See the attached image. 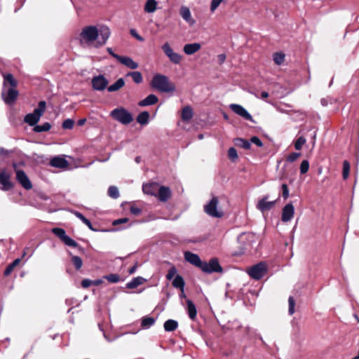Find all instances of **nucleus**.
I'll return each mask as SVG.
<instances>
[{
  "instance_id": "1",
  "label": "nucleus",
  "mask_w": 359,
  "mask_h": 359,
  "mask_svg": "<svg viewBox=\"0 0 359 359\" xmlns=\"http://www.w3.org/2000/svg\"><path fill=\"white\" fill-rule=\"evenodd\" d=\"M110 35L111 31L107 26H101L99 29L95 26H87L82 29L80 37L81 42L91 43L100 36V39L95 43V47L99 48L107 43Z\"/></svg>"
},
{
  "instance_id": "2",
  "label": "nucleus",
  "mask_w": 359,
  "mask_h": 359,
  "mask_svg": "<svg viewBox=\"0 0 359 359\" xmlns=\"http://www.w3.org/2000/svg\"><path fill=\"white\" fill-rule=\"evenodd\" d=\"M151 86L161 93H171L175 90L174 83L170 81L168 76L161 74L154 76Z\"/></svg>"
},
{
  "instance_id": "3",
  "label": "nucleus",
  "mask_w": 359,
  "mask_h": 359,
  "mask_svg": "<svg viewBox=\"0 0 359 359\" xmlns=\"http://www.w3.org/2000/svg\"><path fill=\"white\" fill-rule=\"evenodd\" d=\"M204 212L211 217L221 218L224 216L222 209L219 207V200L217 197L213 196L211 200L203 207Z\"/></svg>"
},
{
  "instance_id": "4",
  "label": "nucleus",
  "mask_w": 359,
  "mask_h": 359,
  "mask_svg": "<svg viewBox=\"0 0 359 359\" xmlns=\"http://www.w3.org/2000/svg\"><path fill=\"white\" fill-rule=\"evenodd\" d=\"M46 103L45 101H40L38 107L36 108L32 113L28 114L25 116L24 121L29 126H35L40 120L41 116L43 115L46 110Z\"/></svg>"
},
{
  "instance_id": "5",
  "label": "nucleus",
  "mask_w": 359,
  "mask_h": 359,
  "mask_svg": "<svg viewBox=\"0 0 359 359\" xmlns=\"http://www.w3.org/2000/svg\"><path fill=\"white\" fill-rule=\"evenodd\" d=\"M110 115L114 120L124 125L129 124L133 120L132 114L123 107L114 109Z\"/></svg>"
},
{
  "instance_id": "6",
  "label": "nucleus",
  "mask_w": 359,
  "mask_h": 359,
  "mask_svg": "<svg viewBox=\"0 0 359 359\" xmlns=\"http://www.w3.org/2000/svg\"><path fill=\"white\" fill-rule=\"evenodd\" d=\"M161 49L172 64L179 65L182 62V55L175 52L168 42L163 43Z\"/></svg>"
},
{
  "instance_id": "7",
  "label": "nucleus",
  "mask_w": 359,
  "mask_h": 359,
  "mask_svg": "<svg viewBox=\"0 0 359 359\" xmlns=\"http://www.w3.org/2000/svg\"><path fill=\"white\" fill-rule=\"evenodd\" d=\"M266 266L264 262H259L248 270L250 276L255 280H259L266 273Z\"/></svg>"
},
{
  "instance_id": "8",
  "label": "nucleus",
  "mask_w": 359,
  "mask_h": 359,
  "mask_svg": "<svg viewBox=\"0 0 359 359\" xmlns=\"http://www.w3.org/2000/svg\"><path fill=\"white\" fill-rule=\"evenodd\" d=\"M19 93L15 88L7 87L6 88H3L1 92V97L5 103L8 104H13L17 99Z\"/></svg>"
},
{
  "instance_id": "9",
  "label": "nucleus",
  "mask_w": 359,
  "mask_h": 359,
  "mask_svg": "<svg viewBox=\"0 0 359 359\" xmlns=\"http://www.w3.org/2000/svg\"><path fill=\"white\" fill-rule=\"evenodd\" d=\"M52 232L57 236L65 245L71 247H76L77 243L66 234L65 231L61 228H53Z\"/></svg>"
},
{
  "instance_id": "10",
  "label": "nucleus",
  "mask_w": 359,
  "mask_h": 359,
  "mask_svg": "<svg viewBox=\"0 0 359 359\" xmlns=\"http://www.w3.org/2000/svg\"><path fill=\"white\" fill-rule=\"evenodd\" d=\"M202 266L201 270L205 273H211L222 271V268L216 258L211 259L208 263L204 262Z\"/></svg>"
},
{
  "instance_id": "11",
  "label": "nucleus",
  "mask_w": 359,
  "mask_h": 359,
  "mask_svg": "<svg viewBox=\"0 0 359 359\" xmlns=\"http://www.w3.org/2000/svg\"><path fill=\"white\" fill-rule=\"evenodd\" d=\"M108 83V80L103 75H98L92 79V86L95 90H104Z\"/></svg>"
},
{
  "instance_id": "12",
  "label": "nucleus",
  "mask_w": 359,
  "mask_h": 359,
  "mask_svg": "<svg viewBox=\"0 0 359 359\" xmlns=\"http://www.w3.org/2000/svg\"><path fill=\"white\" fill-rule=\"evenodd\" d=\"M10 177V174L5 169L0 171V189L8 191L11 189L12 183Z\"/></svg>"
},
{
  "instance_id": "13",
  "label": "nucleus",
  "mask_w": 359,
  "mask_h": 359,
  "mask_svg": "<svg viewBox=\"0 0 359 359\" xmlns=\"http://www.w3.org/2000/svg\"><path fill=\"white\" fill-rule=\"evenodd\" d=\"M229 108L236 114L241 116L246 120L253 121L252 116L249 112L241 105L238 104H231Z\"/></svg>"
},
{
  "instance_id": "14",
  "label": "nucleus",
  "mask_w": 359,
  "mask_h": 359,
  "mask_svg": "<svg viewBox=\"0 0 359 359\" xmlns=\"http://www.w3.org/2000/svg\"><path fill=\"white\" fill-rule=\"evenodd\" d=\"M294 215V205L291 203H289L286 204L283 208L281 219L283 222H288L293 218Z\"/></svg>"
},
{
  "instance_id": "15",
  "label": "nucleus",
  "mask_w": 359,
  "mask_h": 359,
  "mask_svg": "<svg viewBox=\"0 0 359 359\" xmlns=\"http://www.w3.org/2000/svg\"><path fill=\"white\" fill-rule=\"evenodd\" d=\"M184 259L187 262L191 264L192 265L202 269V265L203 264L204 262H202L201 258L197 254L191 252H184Z\"/></svg>"
},
{
  "instance_id": "16",
  "label": "nucleus",
  "mask_w": 359,
  "mask_h": 359,
  "mask_svg": "<svg viewBox=\"0 0 359 359\" xmlns=\"http://www.w3.org/2000/svg\"><path fill=\"white\" fill-rule=\"evenodd\" d=\"M16 178L19 183L26 189H30L32 187L30 180L22 170H18L16 172Z\"/></svg>"
},
{
  "instance_id": "17",
  "label": "nucleus",
  "mask_w": 359,
  "mask_h": 359,
  "mask_svg": "<svg viewBox=\"0 0 359 359\" xmlns=\"http://www.w3.org/2000/svg\"><path fill=\"white\" fill-rule=\"evenodd\" d=\"M268 196H265L257 203V208L262 212L271 210L276 204V201H268Z\"/></svg>"
},
{
  "instance_id": "18",
  "label": "nucleus",
  "mask_w": 359,
  "mask_h": 359,
  "mask_svg": "<svg viewBox=\"0 0 359 359\" xmlns=\"http://www.w3.org/2000/svg\"><path fill=\"white\" fill-rule=\"evenodd\" d=\"M50 164L51 166L58 168H66L69 165L68 161L61 156L53 157L51 159Z\"/></svg>"
},
{
  "instance_id": "19",
  "label": "nucleus",
  "mask_w": 359,
  "mask_h": 359,
  "mask_svg": "<svg viewBox=\"0 0 359 359\" xmlns=\"http://www.w3.org/2000/svg\"><path fill=\"white\" fill-rule=\"evenodd\" d=\"M180 14L181 17L190 25L195 24V20L191 17V11L187 6H182L180 10Z\"/></svg>"
},
{
  "instance_id": "20",
  "label": "nucleus",
  "mask_w": 359,
  "mask_h": 359,
  "mask_svg": "<svg viewBox=\"0 0 359 359\" xmlns=\"http://www.w3.org/2000/svg\"><path fill=\"white\" fill-rule=\"evenodd\" d=\"M121 64L131 69H136L138 67V63L135 62L131 57L127 56H120L118 60Z\"/></svg>"
},
{
  "instance_id": "21",
  "label": "nucleus",
  "mask_w": 359,
  "mask_h": 359,
  "mask_svg": "<svg viewBox=\"0 0 359 359\" xmlns=\"http://www.w3.org/2000/svg\"><path fill=\"white\" fill-rule=\"evenodd\" d=\"M201 48L198 43H187L184 46L183 50L188 55H193L198 52Z\"/></svg>"
},
{
  "instance_id": "22",
  "label": "nucleus",
  "mask_w": 359,
  "mask_h": 359,
  "mask_svg": "<svg viewBox=\"0 0 359 359\" xmlns=\"http://www.w3.org/2000/svg\"><path fill=\"white\" fill-rule=\"evenodd\" d=\"M158 184L154 182L145 184L142 186V191L146 194L156 196L158 191Z\"/></svg>"
},
{
  "instance_id": "23",
  "label": "nucleus",
  "mask_w": 359,
  "mask_h": 359,
  "mask_svg": "<svg viewBox=\"0 0 359 359\" xmlns=\"http://www.w3.org/2000/svg\"><path fill=\"white\" fill-rule=\"evenodd\" d=\"M157 193L158 198L161 201H166L170 197V190L166 187H158Z\"/></svg>"
},
{
  "instance_id": "24",
  "label": "nucleus",
  "mask_w": 359,
  "mask_h": 359,
  "mask_svg": "<svg viewBox=\"0 0 359 359\" xmlns=\"http://www.w3.org/2000/svg\"><path fill=\"white\" fill-rule=\"evenodd\" d=\"M158 99L156 95H155L154 94H150L146 98L141 100L138 103V105L140 107H146V106L153 105V104H156L158 102Z\"/></svg>"
},
{
  "instance_id": "25",
  "label": "nucleus",
  "mask_w": 359,
  "mask_h": 359,
  "mask_svg": "<svg viewBox=\"0 0 359 359\" xmlns=\"http://www.w3.org/2000/svg\"><path fill=\"white\" fill-rule=\"evenodd\" d=\"M4 81L3 83V88H6L8 84L10 85V87L15 88L17 86V81L14 79L13 76L11 74H7L4 75Z\"/></svg>"
},
{
  "instance_id": "26",
  "label": "nucleus",
  "mask_w": 359,
  "mask_h": 359,
  "mask_svg": "<svg viewBox=\"0 0 359 359\" xmlns=\"http://www.w3.org/2000/svg\"><path fill=\"white\" fill-rule=\"evenodd\" d=\"M187 305L189 316L191 320H194L196 318L197 313L196 308L192 301L190 299L187 300Z\"/></svg>"
},
{
  "instance_id": "27",
  "label": "nucleus",
  "mask_w": 359,
  "mask_h": 359,
  "mask_svg": "<svg viewBox=\"0 0 359 359\" xmlns=\"http://www.w3.org/2000/svg\"><path fill=\"white\" fill-rule=\"evenodd\" d=\"M193 116V110L191 107L187 106L182 109V119L185 121H189Z\"/></svg>"
},
{
  "instance_id": "28",
  "label": "nucleus",
  "mask_w": 359,
  "mask_h": 359,
  "mask_svg": "<svg viewBox=\"0 0 359 359\" xmlns=\"http://www.w3.org/2000/svg\"><path fill=\"white\" fill-rule=\"evenodd\" d=\"M125 85V81L123 78L118 79L114 83L111 84L107 88L108 91L114 92L118 90Z\"/></svg>"
},
{
  "instance_id": "29",
  "label": "nucleus",
  "mask_w": 359,
  "mask_h": 359,
  "mask_svg": "<svg viewBox=\"0 0 359 359\" xmlns=\"http://www.w3.org/2000/svg\"><path fill=\"white\" fill-rule=\"evenodd\" d=\"M144 279L142 277L138 276L134 278L131 281L128 282L126 284V287L129 289H133L137 287L143 283Z\"/></svg>"
},
{
  "instance_id": "30",
  "label": "nucleus",
  "mask_w": 359,
  "mask_h": 359,
  "mask_svg": "<svg viewBox=\"0 0 359 359\" xmlns=\"http://www.w3.org/2000/svg\"><path fill=\"white\" fill-rule=\"evenodd\" d=\"M178 323L174 320H168L164 323V329L167 332H172L177 328Z\"/></svg>"
},
{
  "instance_id": "31",
  "label": "nucleus",
  "mask_w": 359,
  "mask_h": 359,
  "mask_svg": "<svg viewBox=\"0 0 359 359\" xmlns=\"http://www.w3.org/2000/svg\"><path fill=\"white\" fill-rule=\"evenodd\" d=\"M156 0H147L144 6V11L149 13H154L156 10Z\"/></svg>"
},
{
  "instance_id": "32",
  "label": "nucleus",
  "mask_w": 359,
  "mask_h": 359,
  "mask_svg": "<svg viewBox=\"0 0 359 359\" xmlns=\"http://www.w3.org/2000/svg\"><path fill=\"white\" fill-rule=\"evenodd\" d=\"M184 285L185 283L181 276L177 275L173 279L172 285L174 287L180 288V290H183L184 288Z\"/></svg>"
},
{
  "instance_id": "33",
  "label": "nucleus",
  "mask_w": 359,
  "mask_h": 359,
  "mask_svg": "<svg viewBox=\"0 0 359 359\" xmlns=\"http://www.w3.org/2000/svg\"><path fill=\"white\" fill-rule=\"evenodd\" d=\"M149 114L147 111L141 112L137 117V121L140 125H146L149 122Z\"/></svg>"
},
{
  "instance_id": "34",
  "label": "nucleus",
  "mask_w": 359,
  "mask_h": 359,
  "mask_svg": "<svg viewBox=\"0 0 359 359\" xmlns=\"http://www.w3.org/2000/svg\"><path fill=\"white\" fill-rule=\"evenodd\" d=\"M234 143L237 147H242L245 149H249L250 148V142L243 138H236L234 140Z\"/></svg>"
},
{
  "instance_id": "35",
  "label": "nucleus",
  "mask_w": 359,
  "mask_h": 359,
  "mask_svg": "<svg viewBox=\"0 0 359 359\" xmlns=\"http://www.w3.org/2000/svg\"><path fill=\"white\" fill-rule=\"evenodd\" d=\"M51 128V125L46 122L43 123L42 125H36L34 128V131L36 133H42L48 131Z\"/></svg>"
},
{
  "instance_id": "36",
  "label": "nucleus",
  "mask_w": 359,
  "mask_h": 359,
  "mask_svg": "<svg viewBox=\"0 0 359 359\" xmlns=\"http://www.w3.org/2000/svg\"><path fill=\"white\" fill-rule=\"evenodd\" d=\"M20 259H15L12 263H11L4 271V275L8 276L11 273L13 269L20 264Z\"/></svg>"
},
{
  "instance_id": "37",
  "label": "nucleus",
  "mask_w": 359,
  "mask_h": 359,
  "mask_svg": "<svg viewBox=\"0 0 359 359\" xmlns=\"http://www.w3.org/2000/svg\"><path fill=\"white\" fill-rule=\"evenodd\" d=\"M127 76H131L136 83H140L143 81L142 75L140 72H131L128 73Z\"/></svg>"
},
{
  "instance_id": "38",
  "label": "nucleus",
  "mask_w": 359,
  "mask_h": 359,
  "mask_svg": "<svg viewBox=\"0 0 359 359\" xmlns=\"http://www.w3.org/2000/svg\"><path fill=\"white\" fill-rule=\"evenodd\" d=\"M72 263L73 264L76 270H79L83 266V261L81 258L79 257V256H72Z\"/></svg>"
},
{
  "instance_id": "39",
  "label": "nucleus",
  "mask_w": 359,
  "mask_h": 359,
  "mask_svg": "<svg viewBox=\"0 0 359 359\" xmlns=\"http://www.w3.org/2000/svg\"><path fill=\"white\" fill-rule=\"evenodd\" d=\"M285 60V55L281 53H276L273 54V61L278 65H280L283 63Z\"/></svg>"
},
{
  "instance_id": "40",
  "label": "nucleus",
  "mask_w": 359,
  "mask_h": 359,
  "mask_svg": "<svg viewBox=\"0 0 359 359\" xmlns=\"http://www.w3.org/2000/svg\"><path fill=\"white\" fill-rule=\"evenodd\" d=\"M350 163L347 161L343 162V172L342 176L344 180H346L349 175L350 172Z\"/></svg>"
},
{
  "instance_id": "41",
  "label": "nucleus",
  "mask_w": 359,
  "mask_h": 359,
  "mask_svg": "<svg viewBox=\"0 0 359 359\" xmlns=\"http://www.w3.org/2000/svg\"><path fill=\"white\" fill-rule=\"evenodd\" d=\"M104 278L110 283H116L120 281V276L116 273H111L104 276Z\"/></svg>"
},
{
  "instance_id": "42",
  "label": "nucleus",
  "mask_w": 359,
  "mask_h": 359,
  "mask_svg": "<svg viewBox=\"0 0 359 359\" xmlns=\"http://www.w3.org/2000/svg\"><path fill=\"white\" fill-rule=\"evenodd\" d=\"M108 194L113 198H117L119 196V191L116 187L111 186L108 189Z\"/></svg>"
},
{
  "instance_id": "43",
  "label": "nucleus",
  "mask_w": 359,
  "mask_h": 359,
  "mask_svg": "<svg viewBox=\"0 0 359 359\" xmlns=\"http://www.w3.org/2000/svg\"><path fill=\"white\" fill-rule=\"evenodd\" d=\"M155 320L151 317H146L142 319V326L146 328L151 327L154 325Z\"/></svg>"
},
{
  "instance_id": "44",
  "label": "nucleus",
  "mask_w": 359,
  "mask_h": 359,
  "mask_svg": "<svg viewBox=\"0 0 359 359\" xmlns=\"http://www.w3.org/2000/svg\"><path fill=\"white\" fill-rule=\"evenodd\" d=\"M306 142V140L304 137H299L294 143V148L297 150H300Z\"/></svg>"
},
{
  "instance_id": "45",
  "label": "nucleus",
  "mask_w": 359,
  "mask_h": 359,
  "mask_svg": "<svg viewBox=\"0 0 359 359\" xmlns=\"http://www.w3.org/2000/svg\"><path fill=\"white\" fill-rule=\"evenodd\" d=\"M228 156L233 161L238 158V154L235 148L231 147L229 149Z\"/></svg>"
},
{
  "instance_id": "46",
  "label": "nucleus",
  "mask_w": 359,
  "mask_h": 359,
  "mask_svg": "<svg viewBox=\"0 0 359 359\" xmlns=\"http://www.w3.org/2000/svg\"><path fill=\"white\" fill-rule=\"evenodd\" d=\"M309 169V163L307 160H304L300 165V172L302 174H305Z\"/></svg>"
},
{
  "instance_id": "47",
  "label": "nucleus",
  "mask_w": 359,
  "mask_h": 359,
  "mask_svg": "<svg viewBox=\"0 0 359 359\" xmlns=\"http://www.w3.org/2000/svg\"><path fill=\"white\" fill-rule=\"evenodd\" d=\"M74 125V121L71 118L65 120L62 123V128L64 129H72Z\"/></svg>"
},
{
  "instance_id": "48",
  "label": "nucleus",
  "mask_w": 359,
  "mask_h": 359,
  "mask_svg": "<svg viewBox=\"0 0 359 359\" xmlns=\"http://www.w3.org/2000/svg\"><path fill=\"white\" fill-rule=\"evenodd\" d=\"M288 302H289L288 312H289L290 315H292L294 313V306H295V302H294V298L292 297H290L289 299H288Z\"/></svg>"
},
{
  "instance_id": "49",
  "label": "nucleus",
  "mask_w": 359,
  "mask_h": 359,
  "mask_svg": "<svg viewBox=\"0 0 359 359\" xmlns=\"http://www.w3.org/2000/svg\"><path fill=\"white\" fill-rule=\"evenodd\" d=\"M177 270L175 266H172L169 270L166 275V278L169 280H172L174 277H175L177 275Z\"/></svg>"
},
{
  "instance_id": "50",
  "label": "nucleus",
  "mask_w": 359,
  "mask_h": 359,
  "mask_svg": "<svg viewBox=\"0 0 359 359\" xmlns=\"http://www.w3.org/2000/svg\"><path fill=\"white\" fill-rule=\"evenodd\" d=\"M301 156V153L299 152H293L289 154L287 157V161L288 162H294L295 161L299 156Z\"/></svg>"
},
{
  "instance_id": "51",
  "label": "nucleus",
  "mask_w": 359,
  "mask_h": 359,
  "mask_svg": "<svg viewBox=\"0 0 359 359\" xmlns=\"http://www.w3.org/2000/svg\"><path fill=\"white\" fill-rule=\"evenodd\" d=\"M224 0H212L210 4V11L214 12Z\"/></svg>"
},
{
  "instance_id": "52",
  "label": "nucleus",
  "mask_w": 359,
  "mask_h": 359,
  "mask_svg": "<svg viewBox=\"0 0 359 359\" xmlns=\"http://www.w3.org/2000/svg\"><path fill=\"white\" fill-rule=\"evenodd\" d=\"M282 188V195L284 199H287L289 197V189L286 184H283L281 186Z\"/></svg>"
},
{
  "instance_id": "53",
  "label": "nucleus",
  "mask_w": 359,
  "mask_h": 359,
  "mask_svg": "<svg viewBox=\"0 0 359 359\" xmlns=\"http://www.w3.org/2000/svg\"><path fill=\"white\" fill-rule=\"evenodd\" d=\"M250 144L251 143H253L255 144H256L257 147H262L263 144L261 141V140L258 137H256V136H254L252 137L251 139H250Z\"/></svg>"
},
{
  "instance_id": "54",
  "label": "nucleus",
  "mask_w": 359,
  "mask_h": 359,
  "mask_svg": "<svg viewBox=\"0 0 359 359\" xmlns=\"http://www.w3.org/2000/svg\"><path fill=\"white\" fill-rule=\"evenodd\" d=\"M130 212L134 215H139L142 212V210L133 205L130 208Z\"/></svg>"
},
{
  "instance_id": "55",
  "label": "nucleus",
  "mask_w": 359,
  "mask_h": 359,
  "mask_svg": "<svg viewBox=\"0 0 359 359\" xmlns=\"http://www.w3.org/2000/svg\"><path fill=\"white\" fill-rule=\"evenodd\" d=\"M91 285H93V280H91L90 279H83L81 281V285L84 288H87V287H90Z\"/></svg>"
},
{
  "instance_id": "56",
  "label": "nucleus",
  "mask_w": 359,
  "mask_h": 359,
  "mask_svg": "<svg viewBox=\"0 0 359 359\" xmlns=\"http://www.w3.org/2000/svg\"><path fill=\"white\" fill-rule=\"evenodd\" d=\"M128 220H129L128 218H126V217L121 218V219L114 220L112 224H113V225L116 226V225H118L120 224L126 223L128 222Z\"/></svg>"
},
{
  "instance_id": "57",
  "label": "nucleus",
  "mask_w": 359,
  "mask_h": 359,
  "mask_svg": "<svg viewBox=\"0 0 359 359\" xmlns=\"http://www.w3.org/2000/svg\"><path fill=\"white\" fill-rule=\"evenodd\" d=\"M74 213L75 216L76 217H78L79 219H80L84 224L88 220V219H86L81 213L76 212V211L74 212Z\"/></svg>"
},
{
  "instance_id": "58",
  "label": "nucleus",
  "mask_w": 359,
  "mask_h": 359,
  "mask_svg": "<svg viewBox=\"0 0 359 359\" xmlns=\"http://www.w3.org/2000/svg\"><path fill=\"white\" fill-rule=\"evenodd\" d=\"M225 60H226V55L224 54H219L217 56V60L220 65L223 64Z\"/></svg>"
},
{
  "instance_id": "59",
  "label": "nucleus",
  "mask_w": 359,
  "mask_h": 359,
  "mask_svg": "<svg viewBox=\"0 0 359 359\" xmlns=\"http://www.w3.org/2000/svg\"><path fill=\"white\" fill-rule=\"evenodd\" d=\"M107 50L113 57L116 58L117 60L119 59L120 55L114 53L111 48H107Z\"/></svg>"
},
{
  "instance_id": "60",
  "label": "nucleus",
  "mask_w": 359,
  "mask_h": 359,
  "mask_svg": "<svg viewBox=\"0 0 359 359\" xmlns=\"http://www.w3.org/2000/svg\"><path fill=\"white\" fill-rule=\"evenodd\" d=\"M330 100L329 99H327V98H322V99L320 100L321 104H322L323 106H325H325H327V105H328V104L330 103Z\"/></svg>"
},
{
  "instance_id": "61",
  "label": "nucleus",
  "mask_w": 359,
  "mask_h": 359,
  "mask_svg": "<svg viewBox=\"0 0 359 359\" xmlns=\"http://www.w3.org/2000/svg\"><path fill=\"white\" fill-rule=\"evenodd\" d=\"M131 34L135 36L137 39H139L140 41H142L143 39L140 36L137 34L135 33V30H131Z\"/></svg>"
},
{
  "instance_id": "62",
  "label": "nucleus",
  "mask_w": 359,
  "mask_h": 359,
  "mask_svg": "<svg viewBox=\"0 0 359 359\" xmlns=\"http://www.w3.org/2000/svg\"><path fill=\"white\" fill-rule=\"evenodd\" d=\"M86 118H81L78 121L77 124H78V126H81L86 123Z\"/></svg>"
},
{
  "instance_id": "63",
  "label": "nucleus",
  "mask_w": 359,
  "mask_h": 359,
  "mask_svg": "<svg viewBox=\"0 0 359 359\" xmlns=\"http://www.w3.org/2000/svg\"><path fill=\"white\" fill-rule=\"evenodd\" d=\"M85 224H86V226H88V227L90 229H91V230L94 231V229L93 228V226H92V224H91V222H90V220H88H88L85 222Z\"/></svg>"
},
{
  "instance_id": "64",
  "label": "nucleus",
  "mask_w": 359,
  "mask_h": 359,
  "mask_svg": "<svg viewBox=\"0 0 359 359\" xmlns=\"http://www.w3.org/2000/svg\"><path fill=\"white\" fill-rule=\"evenodd\" d=\"M269 97V93L266 91H263L261 94V97L263 99L267 98Z\"/></svg>"
}]
</instances>
